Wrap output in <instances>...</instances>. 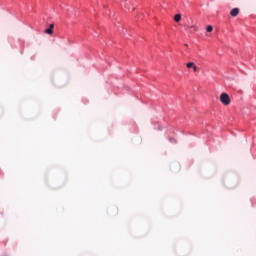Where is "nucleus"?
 Listing matches in <instances>:
<instances>
[{"mask_svg": "<svg viewBox=\"0 0 256 256\" xmlns=\"http://www.w3.org/2000/svg\"><path fill=\"white\" fill-rule=\"evenodd\" d=\"M220 101L223 105H229L231 103V98L229 97V94L222 93L220 95Z\"/></svg>", "mask_w": 256, "mask_h": 256, "instance_id": "nucleus-1", "label": "nucleus"}, {"mask_svg": "<svg viewBox=\"0 0 256 256\" xmlns=\"http://www.w3.org/2000/svg\"><path fill=\"white\" fill-rule=\"evenodd\" d=\"M53 29H55V25L50 24L49 28L45 30V33H47V35H53Z\"/></svg>", "mask_w": 256, "mask_h": 256, "instance_id": "nucleus-2", "label": "nucleus"}, {"mask_svg": "<svg viewBox=\"0 0 256 256\" xmlns=\"http://www.w3.org/2000/svg\"><path fill=\"white\" fill-rule=\"evenodd\" d=\"M230 15H231V17H237V15H239V8H233L230 11Z\"/></svg>", "mask_w": 256, "mask_h": 256, "instance_id": "nucleus-3", "label": "nucleus"}, {"mask_svg": "<svg viewBox=\"0 0 256 256\" xmlns=\"http://www.w3.org/2000/svg\"><path fill=\"white\" fill-rule=\"evenodd\" d=\"M174 21H176V23H179V21H181V14H176L174 16Z\"/></svg>", "mask_w": 256, "mask_h": 256, "instance_id": "nucleus-4", "label": "nucleus"}, {"mask_svg": "<svg viewBox=\"0 0 256 256\" xmlns=\"http://www.w3.org/2000/svg\"><path fill=\"white\" fill-rule=\"evenodd\" d=\"M186 66L188 69H193V67H195V63L190 62V63H187Z\"/></svg>", "mask_w": 256, "mask_h": 256, "instance_id": "nucleus-5", "label": "nucleus"}, {"mask_svg": "<svg viewBox=\"0 0 256 256\" xmlns=\"http://www.w3.org/2000/svg\"><path fill=\"white\" fill-rule=\"evenodd\" d=\"M206 31L211 33V31H213V26H207Z\"/></svg>", "mask_w": 256, "mask_h": 256, "instance_id": "nucleus-6", "label": "nucleus"}, {"mask_svg": "<svg viewBox=\"0 0 256 256\" xmlns=\"http://www.w3.org/2000/svg\"><path fill=\"white\" fill-rule=\"evenodd\" d=\"M194 73H197V71H199V68L197 67V65L194 64V66L192 67Z\"/></svg>", "mask_w": 256, "mask_h": 256, "instance_id": "nucleus-7", "label": "nucleus"}, {"mask_svg": "<svg viewBox=\"0 0 256 256\" xmlns=\"http://www.w3.org/2000/svg\"><path fill=\"white\" fill-rule=\"evenodd\" d=\"M189 29H193L192 31H197V27H195V26H190V27H188Z\"/></svg>", "mask_w": 256, "mask_h": 256, "instance_id": "nucleus-8", "label": "nucleus"}]
</instances>
